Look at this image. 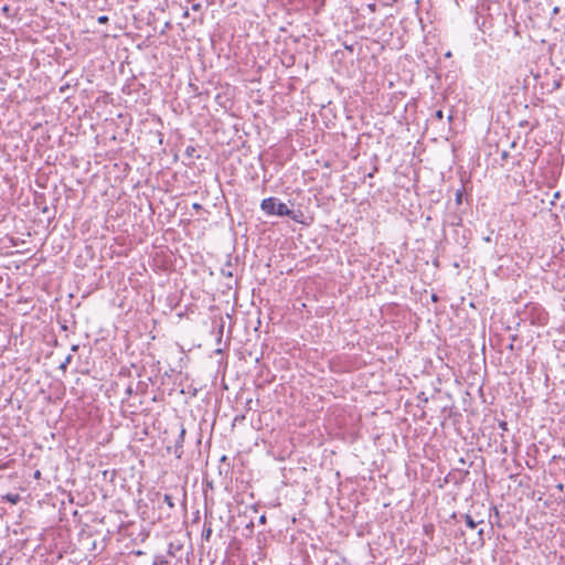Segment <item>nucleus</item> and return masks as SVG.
I'll return each mask as SVG.
<instances>
[{
	"label": "nucleus",
	"instance_id": "nucleus-1",
	"mask_svg": "<svg viewBox=\"0 0 565 565\" xmlns=\"http://www.w3.org/2000/svg\"><path fill=\"white\" fill-rule=\"evenodd\" d=\"M260 209L266 215L291 216L295 218L292 215L294 211L290 210L287 204L274 196L264 199L260 203Z\"/></svg>",
	"mask_w": 565,
	"mask_h": 565
},
{
	"label": "nucleus",
	"instance_id": "nucleus-2",
	"mask_svg": "<svg viewBox=\"0 0 565 565\" xmlns=\"http://www.w3.org/2000/svg\"><path fill=\"white\" fill-rule=\"evenodd\" d=\"M185 433H186L185 428L181 425V429H180L179 436L174 443V449H173V454L175 455V457L178 459H180L183 455V444H184Z\"/></svg>",
	"mask_w": 565,
	"mask_h": 565
},
{
	"label": "nucleus",
	"instance_id": "nucleus-3",
	"mask_svg": "<svg viewBox=\"0 0 565 565\" xmlns=\"http://www.w3.org/2000/svg\"><path fill=\"white\" fill-rule=\"evenodd\" d=\"M183 547L182 544L170 542L168 545L167 554L171 557H175L177 553Z\"/></svg>",
	"mask_w": 565,
	"mask_h": 565
},
{
	"label": "nucleus",
	"instance_id": "nucleus-4",
	"mask_svg": "<svg viewBox=\"0 0 565 565\" xmlns=\"http://www.w3.org/2000/svg\"><path fill=\"white\" fill-rule=\"evenodd\" d=\"M465 522L469 529H475L478 524L483 523V520H475L470 514H465Z\"/></svg>",
	"mask_w": 565,
	"mask_h": 565
},
{
	"label": "nucleus",
	"instance_id": "nucleus-5",
	"mask_svg": "<svg viewBox=\"0 0 565 565\" xmlns=\"http://www.w3.org/2000/svg\"><path fill=\"white\" fill-rule=\"evenodd\" d=\"M211 535H212V524H211V522L205 521L204 525H203V531H202V539L205 541H210Z\"/></svg>",
	"mask_w": 565,
	"mask_h": 565
},
{
	"label": "nucleus",
	"instance_id": "nucleus-6",
	"mask_svg": "<svg viewBox=\"0 0 565 565\" xmlns=\"http://www.w3.org/2000/svg\"><path fill=\"white\" fill-rule=\"evenodd\" d=\"M221 274L224 277L232 278L233 277V270H232V263L231 259L226 262V264L222 267Z\"/></svg>",
	"mask_w": 565,
	"mask_h": 565
},
{
	"label": "nucleus",
	"instance_id": "nucleus-7",
	"mask_svg": "<svg viewBox=\"0 0 565 565\" xmlns=\"http://www.w3.org/2000/svg\"><path fill=\"white\" fill-rule=\"evenodd\" d=\"M169 561L164 555H154L152 565H168Z\"/></svg>",
	"mask_w": 565,
	"mask_h": 565
},
{
	"label": "nucleus",
	"instance_id": "nucleus-8",
	"mask_svg": "<svg viewBox=\"0 0 565 565\" xmlns=\"http://www.w3.org/2000/svg\"><path fill=\"white\" fill-rule=\"evenodd\" d=\"M72 360H73V355H72V354H68V355L65 358V360L61 363V365H60V370H62L63 372H65V371H66V369H67V366H68V364H71Z\"/></svg>",
	"mask_w": 565,
	"mask_h": 565
},
{
	"label": "nucleus",
	"instance_id": "nucleus-9",
	"mask_svg": "<svg viewBox=\"0 0 565 565\" xmlns=\"http://www.w3.org/2000/svg\"><path fill=\"white\" fill-rule=\"evenodd\" d=\"M163 502L170 508V509H173L174 508V501H173V497L171 494H164L163 495Z\"/></svg>",
	"mask_w": 565,
	"mask_h": 565
},
{
	"label": "nucleus",
	"instance_id": "nucleus-10",
	"mask_svg": "<svg viewBox=\"0 0 565 565\" xmlns=\"http://www.w3.org/2000/svg\"><path fill=\"white\" fill-rule=\"evenodd\" d=\"M455 201L457 205H460L462 203V191L458 190L456 192Z\"/></svg>",
	"mask_w": 565,
	"mask_h": 565
},
{
	"label": "nucleus",
	"instance_id": "nucleus-11",
	"mask_svg": "<svg viewBox=\"0 0 565 565\" xmlns=\"http://www.w3.org/2000/svg\"><path fill=\"white\" fill-rule=\"evenodd\" d=\"M8 500H9L11 503H17V502L20 500V497H19V494H9V495H8Z\"/></svg>",
	"mask_w": 565,
	"mask_h": 565
},
{
	"label": "nucleus",
	"instance_id": "nucleus-12",
	"mask_svg": "<svg viewBox=\"0 0 565 565\" xmlns=\"http://www.w3.org/2000/svg\"><path fill=\"white\" fill-rule=\"evenodd\" d=\"M98 23L106 24L109 21V18L107 15H100L97 18Z\"/></svg>",
	"mask_w": 565,
	"mask_h": 565
},
{
	"label": "nucleus",
	"instance_id": "nucleus-13",
	"mask_svg": "<svg viewBox=\"0 0 565 565\" xmlns=\"http://www.w3.org/2000/svg\"><path fill=\"white\" fill-rule=\"evenodd\" d=\"M483 535H484V531H483V529H480L478 531V536H479V541H480L481 544L484 543V536Z\"/></svg>",
	"mask_w": 565,
	"mask_h": 565
},
{
	"label": "nucleus",
	"instance_id": "nucleus-14",
	"mask_svg": "<svg viewBox=\"0 0 565 565\" xmlns=\"http://www.w3.org/2000/svg\"><path fill=\"white\" fill-rule=\"evenodd\" d=\"M499 427L502 429V430H508V424L507 422L502 420L499 423Z\"/></svg>",
	"mask_w": 565,
	"mask_h": 565
},
{
	"label": "nucleus",
	"instance_id": "nucleus-15",
	"mask_svg": "<svg viewBox=\"0 0 565 565\" xmlns=\"http://www.w3.org/2000/svg\"><path fill=\"white\" fill-rule=\"evenodd\" d=\"M195 151V149L193 147H188L185 149V153L189 156V157H192V153Z\"/></svg>",
	"mask_w": 565,
	"mask_h": 565
},
{
	"label": "nucleus",
	"instance_id": "nucleus-16",
	"mask_svg": "<svg viewBox=\"0 0 565 565\" xmlns=\"http://www.w3.org/2000/svg\"><path fill=\"white\" fill-rule=\"evenodd\" d=\"M223 329H224V323L222 322V323L220 324V328H218V340H221V339H222V335H223Z\"/></svg>",
	"mask_w": 565,
	"mask_h": 565
},
{
	"label": "nucleus",
	"instance_id": "nucleus-17",
	"mask_svg": "<svg viewBox=\"0 0 565 565\" xmlns=\"http://www.w3.org/2000/svg\"><path fill=\"white\" fill-rule=\"evenodd\" d=\"M201 8H202V4H201V3H193V4H192V10H194V11H200V10H201Z\"/></svg>",
	"mask_w": 565,
	"mask_h": 565
},
{
	"label": "nucleus",
	"instance_id": "nucleus-18",
	"mask_svg": "<svg viewBox=\"0 0 565 565\" xmlns=\"http://www.w3.org/2000/svg\"><path fill=\"white\" fill-rule=\"evenodd\" d=\"M132 393H134V388H132V386H131V385H129V386L126 388V395H127V396H130V395H132Z\"/></svg>",
	"mask_w": 565,
	"mask_h": 565
},
{
	"label": "nucleus",
	"instance_id": "nucleus-19",
	"mask_svg": "<svg viewBox=\"0 0 565 565\" xmlns=\"http://www.w3.org/2000/svg\"><path fill=\"white\" fill-rule=\"evenodd\" d=\"M443 116H444V115H443V110H437V111H436V117H437V118L441 119V118H443Z\"/></svg>",
	"mask_w": 565,
	"mask_h": 565
},
{
	"label": "nucleus",
	"instance_id": "nucleus-20",
	"mask_svg": "<svg viewBox=\"0 0 565 565\" xmlns=\"http://www.w3.org/2000/svg\"><path fill=\"white\" fill-rule=\"evenodd\" d=\"M367 8L371 10V11H375V8H376V4L375 3H371L367 6Z\"/></svg>",
	"mask_w": 565,
	"mask_h": 565
},
{
	"label": "nucleus",
	"instance_id": "nucleus-21",
	"mask_svg": "<svg viewBox=\"0 0 565 565\" xmlns=\"http://www.w3.org/2000/svg\"><path fill=\"white\" fill-rule=\"evenodd\" d=\"M71 350H72V352H76L78 350V345L77 344L72 345Z\"/></svg>",
	"mask_w": 565,
	"mask_h": 565
},
{
	"label": "nucleus",
	"instance_id": "nucleus-22",
	"mask_svg": "<svg viewBox=\"0 0 565 565\" xmlns=\"http://www.w3.org/2000/svg\"><path fill=\"white\" fill-rule=\"evenodd\" d=\"M67 87H68V85H66V86H62V87L60 88V92H61V93H64V92H65V89H66Z\"/></svg>",
	"mask_w": 565,
	"mask_h": 565
},
{
	"label": "nucleus",
	"instance_id": "nucleus-23",
	"mask_svg": "<svg viewBox=\"0 0 565 565\" xmlns=\"http://www.w3.org/2000/svg\"><path fill=\"white\" fill-rule=\"evenodd\" d=\"M193 209H201V205L199 203H194Z\"/></svg>",
	"mask_w": 565,
	"mask_h": 565
},
{
	"label": "nucleus",
	"instance_id": "nucleus-24",
	"mask_svg": "<svg viewBox=\"0 0 565 565\" xmlns=\"http://www.w3.org/2000/svg\"><path fill=\"white\" fill-rule=\"evenodd\" d=\"M41 476V472L39 470L35 471L34 477L39 478Z\"/></svg>",
	"mask_w": 565,
	"mask_h": 565
},
{
	"label": "nucleus",
	"instance_id": "nucleus-25",
	"mask_svg": "<svg viewBox=\"0 0 565 565\" xmlns=\"http://www.w3.org/2000/svg\"><path fill=\"white\" fill-rule=\"evenodd\" d=\"M265 520H266L265 515H262V516L259 518V521H260V522H263V523L265 522Z\"/></svg>",
	"mask_w": 565,
	"mask_h": 565
},
{
	"label": "nucleus",
	"instance_id": "nucleus-26",
	"mask_svg": "<svg viewBox=\"0 0 565 565\" xmlns=\"http://www.w3.org/2000/svg\"><path fill=\"white\" fill-rule=\"evenodd\" d=\"M509 349H510V350H513V344H512V343H511V344H509Z\"/></svg>",
	"mask_w": 565,
	"mask_h": 565
}]
</instances>
